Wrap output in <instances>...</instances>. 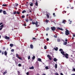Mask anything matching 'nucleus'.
Returning <instances> with one entry per match:
<instances>
[{
    "label": "nucleus",
    "mask_w": 75,
    "mask_h": 75,
    "mask_svg": "<svg viewBox=\"0 0 75 75\" xmlns=\"http://www.w3.org/2000/svg\"><path fill=\"white\" fill-rule=\"evenodd\" d=\"M64 13H66V12H67V11H64V12H63L62 13H64Z\"/></svg>",
    "instance_id": "nucleus-54"
},
{
    "label": "nucleus",
    "mask_w": 75,
    "mask_h": 75,
    "mask_svg": "<svg viewBox=\"0 0 75 75\" xmlns=\"http://www.w3.org/2000/svg\"><path fill=\"white\" fill-rule=\"evenodd\" d=\"M16 57L17 58H18L19 59H20V60H22V58L21 57H19L18 56V54H16Z\"/></svg>",
    "instance_id": "nucleus-4"
},
{
    "label": "nucleus",
    "mask_w": 75,
    "mask_h": 75,
    "mask_svg": "<svg viewBox=\"0 0 75 75\" xmlns=\"http://www.w3.org/2000/svg\"><path fill=\"white\" fill-rule=\"evenodd\" d=\"M58 10V9H57V8H56L55 9V11H56V10Z\"/></svg>",
    "instance_id": "nucleus-57"
},
{
    "label": "nucleus",
    "mask_w": 75,
    "mask_h": 75,
    "mask_svg": "<svg viewBox=\"0 0 75 75\" xmlns=\"http://www.w3.org/2000/svg\"><path fill=\"white\" fill-rule=\"evenodd\" d=\"M2 29H3V28H0V31H1V30H2Z\"/></svg>",
    "instance_id": "nucleus-52"
},
{
    "label": "nucleus",
    "mask_w": 75,
    "mask_h": 75,
    "mask_svg": "<svg viewBox=\"0 0 75 75\" xmlns=\"http://www.w3.org/2000/svg\"><path fill=\"white\" fill-rule=\"evenodd\" d=\"M25 21L26 22H28V21H29V20L28 19V18H26V19L25 20Z\"/></svg>",
    "instance_id": "nucleus-13"
},
{
    "label": "nucleus",
    "mask_w": 75,
    "mask_h": 75,
    "mask_svg": "<svg viewBox=\"0 0 75 75\" xmlns=\"http://www.w3.org/2000/svg\"><path fill=\"white\" fill-rule=\"evenodd\" d=\"M55 13H53V16H55Z\"/></svg>",
    "instance_id": "nucleus-59"
},
{
    "label": "nucleus",
    "mask_w": 75,
    "mask_h": 75,
    "mask_svg": "<svg viewBox=\"0 0 75 75\" xmlns=\"http://www.w3.org/2000/svg\"><path fill=\"white\" fill-rule=\"evenodd\" d=\"M71 75H75V74H71Z\"/></svg>",
    "instance_id": "nucleus-61"
},
{
    "label": "nucleus",
    "mask_w": 75,
    "mask_h": 75,
    "mask_svg": "<svg viewBox=\"0 0 75 75\" xmlns=\"http://www.w3.org/2000/svg\"><path fill=\"white\" fill-rule=\"evenodd\" d=\"M18 67H21V64H18Z\"/></svg>",
    "instance_id": "nucleus-36"
},
{
    "label": "nucleus",
    "mask_w": 75,
    "mask_h": 75,
    "mask_svg": "<svg viewBox=\"0 0 75 75\" xmlns=\"http://www.w3.org/2000/svg\"><path fill=\"white\" fill-rule=\"evenodd\" d=\"M60 30H61L62 31H63V30H64V29H63L62 28H60Z\"/></svg>",
    "instance_id": "nucleus-43"
},
{
    "label": "nucleus",
    "mask_w": 75,
    "mask_h": 75,
    "mask_svg": "<svg viewBox=\"0 0 75 75\" xmlns=\"http://www.w3.org/2000/svg\"><path fill=\"white\" fill-rule=\"evenodd\" d=\"M0 53H1V50H0Z\"/></svg>",
    "instance_id": "nucleus-63"
},
{
    "label": "nucleus",
    "mask_w": 75,
    "mask_h": 75,
    "mask_svg": "<svg viewBox=\"0 0 75 75\" xmlns=\"http://www.w3.org/2000/svg\"><path fill=\"white\" fill-rule=\"evenodd\" d=\"M60 41H61V39L59 38L57 39V41L58 42H60Z\"/></svg>",
    "instance_id": "nucleus-23"
},
{
    "label": "nucleus",
    "mask_w": 75,
    "mask_h": 75,
    "mask_svg": "<svg viewBox=\"0 0 75 75\" xmlns=\"http://www.w3.org/2000/svg\"><path fill=\"white\" fill-rule=\"evenodd\" d=\"M6 4H3L2 5V6L4 7H6Z\"/></svg>",
    "instance_id": "nucleus-27"
},
{
    "label": "nucleus",
    "mask_w": 75,
    "mask_h": 75,
    "mask_svg": "<svg viewBox=\"0 0 75 75\" xmlns=\"http://www.w3.org/2000/svg\"><path fill=\"white\" fill-rule=\"evenodd\" d=\"M1 24H3V23H0V25H1Z\"/></svg>",
    "instance_id": "nucleus-53"
},
{
    "label": "nucleus",
    "mask_w": 75,
    "mask_h": 75,
    "mask_svg": "<svg viewBox=\"0 0 75 75\" xmlns=\"http://www.w3.org/2000/svg\"><path fill=\"white\" fill-rule=\"evenodd\" d=\"M54 49L55 51H58V47H55L54 48Z\"/></svg>",
    "instance_id": "nucleus-9"
},
{
    "label": "nucleus",
    "mask_w": 75,
    "mask_h": 75,
    "mask_svg": "<svg viewBox=\"0 0 75 75\" xmlns=\"http://www.w3.org/2000/svg\"><path fill=\"white\" fill-rule=\"evenodd\" d=\"M3 13L4 14H7L6 12V11H3Z\"/></svg>",
    "instance_id": "nucleus-15"
},
{
    "label": "nucleus",
    "mask_w": 75,
    "mask_h": 75,
    "mask_svg": "<svg viewBox=\"0 0 75 75\" xmlns=\"http://www.w3.org/2000/svg\"><path fill=\"white\" fill-rule=\"evenodd\" d=\"M32 23V24H35L36 27H38L40 26V25H38V22L37 21H36L35 23L33 21Z\"/></svg>",
    "instance_id": "nucleus-2"
},
{
    "label": "nucleus",
    "mask_w": 75,
    "mask_h": 75,
    "mask_svg": "<svg viewBox=\"0 0 75 75\" xmlns=\"http://www.w3.org/2000/svg\"><path fill=\"white\" fill-rule=\"evenodd\" d=\"M57 29L58 30H60V28H59V27L57 28Z\"/></svg>",
    "instance_id": "nucleus-46"
},
{
    "label": "nucleus",
    "mask_w": 75,
    "mask_h": 75,
    "mask_svg": "<svg viewBox=\"0 0 75 75\" xmlns=\"http://www.w3.org/2000/svg\"><path fill=\"white\" fill-rule=\"evenodd\" d=\"M54 61V62H56L57 61H58V59H57L56 58H54L53 59Z\"/></svg>",
    "instance_id": "nucleus-10"
},
{
    "label": "nucleus",
    "mask_w": 75,
    "mask_h": 75,
    "mask_svg": "<svg viewBox=\"0 0 75 75\" xmlns=\"http://www.w3.org/2000/svg\"><path fill=\"white\" fill-rule=\"evenodd\" d=\"M61 53L63 55H64V56H65V58H67V59H68V55H69L67 54V53H66L65 54V52L64 51L62 52H61Z\"/></svg>",
    "instance_id": "nucleus-1"
},
{
    "label": "nucleus",
    "mask_w": 75,
    "mask_h": 75,
    "mask_svg": "<svg viewBox=\"0 0 75 75\" xmlns=\"http://www.w3.org/2000/svg\"><path fill=\"white\" fill-rule=\"evenodd\" d=\"M55 67L56 69H57V64H55Z\"/></svg>",
    "instance_id": "nucleus-25"
},
{
    "label": "nucleus",
    "mask_w": 75,
    "mask_h": 75,
    "mask_svg": "<svg viewBox=\"0 0 75 75\" xmlns=\"http://www.w3.org/2000/svg\"><path fill=\"white\" fill-rule=\"evenodd\" d=\"M65 41H67V42L68 41V40H67V39H66V40H65Z\"/></svg>",
    "instance_id": "nucleus-56"
},
{
    "label": "nucleus",
    "mask_w": 75,
    "mask_h": 75,
    "mask_svg": "<svg viewBox=\"0 0 75 75\" xmlns=\"http://www.w3.org/2000/svg\"><path fill=\"white\" fill-rule=\"evenodd\" d=\"M45 68L46 69H49V68H48V66H46L45 67Z\"/></svg>",
    "instance_id": "nucleus-26"
},
{
    "label": "nucleus",
    "mask_w": 75,
    "mask_h": 75,
    "mask_svg": "<svg viewBox=\"0 0 75 75\" xmlns=\"http://www.w3.org/2000/svg\"><path fill=\"white\" fill-rule=\"evenodd\" d=\"M55 75H59V74H58V73L56 72L55 73Z\"/></svg>",
    "instance_id": "nucleus-41"
},
{
    "label": "nucleus",
    "mask_w": 75,
    "mask_h": 75,
    "mask_svg": "<svg viewBox=\"0 0 75 75\" xmlns=\"http://www.w3.org/2000/svg\"><path fill=\"white\" fill-rule=\"evenodd\" d=\"M34 68L33 66H32L31 67L29 68L30 69H34Z\"/></svg>",
    "instance_id": "nucleus-11"
},
{
    "label": "nucleus",
    "mask_w": 75,
    "mask_h": 75,
    "mask_svg": "<svg viewBox=\"0 0 75 75\" xmlns=\"http://www.w3.org/2000/svg\"><path fill=\"white\" fill-rule=\"evenodd\" d=\"M3 50H5L6 49V47H4L3 48Z\"/></svg>",
    "instance_id": "nucleus-45"
},
{
    "label": "nucleus",
    "mask_w": 75,
    "mask_h": 75,
    "mask_svg": "<svg viewBox=\"0 0 75 75\" xmlns=\"http://www.w3.org/2000/svg\"><path fill=\"white\" fill-rule=\"evenodd\" d=\"M36 75H40L39 74H36Z\"/></svg>",
    "instance_id": "nucleus-62"
},
{
    "label": "nucleus",
    "mask_w": 75,
    "mask_h": 75,
    "mask_svg": "<svg viewBox=\"0 0 75 75\" xmlns=\"http://www.w3.org/2000/svg\"><path fill=\"white\" fill-rule=\"evenodd\" d=\"M26 13V11L25 10H23L22 12V13Z\"/></svg>",
    "instance_id": "nucleus-20"
},
{
    "label": "nucleus",
    "mask_w": 75,
    "mask_h": 75,
    "mask_svg": "<svg viewBox=\"0 0 75 75\" xmlns=\"http://www.w3.org/2000/svg\"><path fill=\"white\" fill-rule=\"evenodd\" d=\"M30 47L31 49H33V45H30Z\"/></svg>",
    "instance_id": "nucleus-14"
},
{
    "label": "nucleus",
    "mask_w": 75,
    "mask_h": 75,
    "mask_svg": "<svg viewBox=\"0 0 75 75\" xmlns=\"http://www.w3.org/2000/svg\"><path fill=\"white\" fill-rule=\"evenodd\" d=\"M4 54H5V55L6 56V55H7V51H5L4 52Z\"/></svg>",
    "instance_id": "nucleus-8"
},
{
    "label": "nucleus",
    "mask_w": 75,
    "mask_h": 75,
    "mask_svg": "<svg viewBox=\"0 0 75 75\" xmlns=\"http://www.w3.org/2000/svg\"><path fill=\"white\" fill-rule=\"evenodd\" d=\"M35 6H38V2H37V1H36V2L35 3Z\"/></svg>",
    "instance_id": "nucleus-19"
},
{
    "label": "nucleus",
    "mask_w": 75,
    "mask_h": 75,
    "mask_svg": "<svg viewBox=\"0 0 75 75\" xmlns=\"http://www.w3.org/2000/svg\"><path fill=\"white\" fill-rule=\"evenodd\" d=\"M30 6H31V7L33 6V3H32V2L30 3Z\"/></svg>",
    "instance_id": "nucleus-12"
},
{
    "label": "nucleus",
    "mask_w": 75,
    "mask_h": 75,
    "mask_svg": "<svg viewBox=\"0 0 75 75\" xmlns=\"http://www.w3.org/2000/svg\"><path fill=\"white\" fill-rule=\"evenodd\" d=\"M2 12H3V10L1 9L0 10V13H2Z\"/></svg>",
    "instance_id": "nucleus-42"
},
{
    "label": "nucleus",
    "mask_w": 75,
    "mask_h": 75,
    "mask_svg": "<svg viewBox=\"0 0 75 75\" xmlns=\"http://www.w3.org/2000/svg\"><path fill=\"white\" fill-rule=\"evenodd\" d=\"M24 26H26V24H24Z\"/></svg>",
    "instance_id": "nucleus-58"
},
{
    "label": "nucleus",
    "mask_w": 75,
    "mask_h": 75,
    "mask_svg": "<svg viewBox=\"0 0 75 75\" xmlns=\"http://www.w3.org/2000/svg\"><path fill=\"white\" fill-rule=\"evenodd\" d=\"M46 15H47V17H50V16H49V14H48V13H47Z\"/></svg>",
    "instance_id": "nucleus-40"
},
{
    "label": "nucleus",
    "mask_w": 75,
    "mask_h": 75,
    "mask_svg": "<svg viewBox=\"0 0 75 75\" xmlns=\"http://www.w3.org/2000/svg\"><path fill=\"white\" fill-rule=\"evenodd\" d=\"M49 30L50 28H47L46 29V31H48V30Z\"/></svg>",
    "instance_id": "nucleus-29"
},
{
    "label": "nucleus",
    "mask_w": 75,
    "mask_h": 75,
    "mask_svg": "<svg viewBox=\"0 0 75 75\" xmlns=\"http://www.w3.org/2000/svg\"><path fill=\"white\" fill-rule=\"evenodd\" d=\"M73 37H75V35H73Z\"/></svg>",
    "instance_id": "nucleus-64"
},
{
    "label": "nucleus",
    "mask_w": 75,
    "mask_h": 75,
    "mask_svg": "<svg viewBox=\"0 0 75 75\" xmlns=\"http://www.w3.org/2000/svg\"><path fill=\"white\" fill-rule=\"evenodd\" d=\"M35 56H33V57H32V59H35Z\"/></svg>",
    "instance_id": "nucleus-24"
},
{
    "label": "nucleus",
    "mask_w": 75,
    "mask_h": 75,
    "mask_svg": "<svg viewBox=\"0 0 75 75\" xmlns=\"http://www.w3.org/2000/svg\"><path fill=\"white\" fill-rule=\"evenodd\" d=\"M51 29H52V31H55L56 29V28H55V27H51Z\"/></svg>",
    "instance_id": "nucleus-6"
},
{
    "label": "nucleus",
    "mask_w": 75,
    "mask_h": 75,
    "mask_svg": "<svg viewBox=\"0 0 75 75\" xmlns=\"http://www.w3.org/2000/svg\"><path fill=\"white\" fill-rule=\"evenodd\" d=\"M73 72H75V68L73 69Z\"/></svg>",
    "instance_id": "nucleus-44"
},
{
    "label": "nucleus",
    "mask_w": 75,
    "mask_h": 75,
    "mask_svg": "<svg viewBox=\"0 0 75 75\" xmlns=\"http://www.w3.org/2000/svg\"><path fill=\"white\" fill-rule=\"evenodd\" d=\"M46 40H47V41H49V39L48 38H47Z\"/></svg>",
    "instance_id": "nucleus-50"
},
{
    "label": "nucleus",
    "mask_w": 75,
    "mask_h": 75,
    "mask_svg": "<svg viewBox=\"0 0 75 75\" xmlns=\"http://www.w3.org/2000/svg\"><path fill=\"white\" fill-rule=\"evenodd\" d=\"M2 55H3V54H4V51H3L2 52Z\"/></svg>",
    "instance_id": "nucleus-51"
},
{
    "label": "nucleus",
    "mask_w": 75,
    "mask_h": 75,
    "mask_svg": "<svg viewBox=\"0 0 75 75\" xmlns=\"http://www.w3.org/2000/svg\"><path fill=\"white\" fill-rule=\"evenodd\" d=\"M7 73V71H4V73H3V75H5V74H6Z\"/></svg>",
    "instance_id": "nucleus-30"
},
{
    "label": "nucleus",
    "mask_w": 75,
    "mask_h": 75,
    "mask_svg": "<svg viewBox=\"0 0 75 75\" xmlns=\"http://www.w3.org/2000/svg\"><path fill=\"white\" fill-rule=\"evenodd\" d=\"M13 14H17V11H15L14 12H13Z\"/></svg>",
    "instance_id": "nucleus-21"
},
{
    "label": "nucleus",
    "mask_w": 75,
    "mask_h": 75,
    "mask_svg": "<svg viewBox=\"0 0 75 75\" xmlns=\"http://www.w3.org/2000/svg\"><path fill=\"white\" fill-rule=\"evenodd\" d=\"M44 49H45V50H46V49H47V46H44Z\"/></svg>",
    "instance_id": "nucleus-38"
},
{
    "label": "nucleus",
    "mask_w": 75,
    "mask_h": 75,
    "mask_svg": "<svg viewBox=\"0 0 75 75\" xmlns=\"http://www.w3.org/2000/svg\"><path fill=\"white\" fill-rule=\"evenodd\" d=\"M28 59H30V56H29L28 57Z\"/></svg>",
    "instance_id": "nucleus-39"
},
{
    "label": "nucleus",
    "mask_w": 75,
    "mask_h": 75,
    "mask_svg": "<svg viewBox=\"0 0 75 75\" xmlns=\"http://www.w3.org/2000/svg\"><path fill=\"white\" fill-rule=\"evenodd\" d=\"M65 34H66V35H68L69 34V31H68L67 29L66 30V31L65 32Z\"/></svg>",
    "instance_id": "nucleus-3"
},
{
    "label": "nucleus",
    "mask_w": 75,
    "mask_h": 75,
    "mask_svg": "<svg viewBox=\"0 0 75 75\" xmlns=\"http://www.w3.org/2000/svg\"><path fill=\"white\" fill-rule=\"evenodd\" d=\"M13 45H13V44H11L10 45V47H13Z\"/></svg>",
    "instance_id": "nucleus-16"
},
{
    "label": "nucleus",
    "mask_w": 75,
    "mask_h": 75,
    "mask_svg": "<svg viewBox=\"0 0 75 75\" xmlns=\"http://www.w3.org/2000/svg\"><path fill=\"white\" fill-rule=\"evenodd\" d=\"M18 6V4H16V7H17Z\"/></svg>",
    "instance_id": "nucleus-48"
},
{
    "label": "nucleus",
    "mask_w": 75,
    "mask_h": 75,
    "mask_svg": "<svg viewBox=\"0 0 75 75\" xmlns=\"http://www.w3.org/2000/svg\"><path fill=\"white\" fill-rule=\"evenodd\" d=\"M47 57L49 58V59L50 60V61H51L52 60V58L51 57V56L49 55H47Z\"/></svg>",
    "instance_id": "nucleus-5"
},
{
    "label": "nucleus",
    "mask_w": 75,
    "mask_h": 75,
    "mask_svg": "<svg viewBox=\"0 0 75 75\" xmlns=\"http://www.w3.org/2000/svg\"><path fill=\"white\" fill-rule=\"evenodd\" d=\"M14 50L13 49H12L11 50V52H14Z\"/></svg>",
    "instance_id": "nucleus-35"
},
{
    "label": "nucleus",
    "mask_w": 75,
    "mask_h": 75,
    "mask_svg": "<svg viewBox=\"0 0 75 75\" xmlns=\"http://www.w3.org/2000/svg\"><path fill=\"white\" fill-rule=\"evenodd\" d=\"M4 27V25H2L0 26V27H1V28H3Z\"/></svg>",
    "instance_id": "nucleus-34"
},
{
    "label": "nucleus",
    "mask_w": 75,
    "mask_h": 75,
    "mask_svg": "<svg viewBox=\"0 0 75 75\" xmlns=\"http://www.w3.org/2000/svg\"><path fill=\"white\" fill-rule=\"evenodd\" d=\"M29 18H31V17L30 16H29Z\"/></svg>",
    "instance_id": "nucleus-60"
},
{
    "label": "nucleus",
    "mask_w": 75,
    "mask_h": 75,
    "mask_svg": "<svg viewBox=\"0 0 75 75\" xmlns=\"http://www.w3.org/2000/svg\"><path fill=\"white\" fill-rule=\"evenodd\" d=\"M46 23H48L49 22V21L48 20H46L45 21Z\"/></svg>",
    "instance_id": "nucleus-37"
},
{
    "label": "nucleus",
    "mask_w": 75,
    "mask_h": 75,
    "mask_svg": "<svg viewBox=\"0 0 75 75\" xmlns=\"http://www.w3.org/2000/svg\"><path fill=\"white\" fill-rule=\"evenodd\" d=\"M16 13L17 14H20V13L18 11H17Z\"/></svg>",
    "instance_id": "nucleus-28"
},
{
    "label": "nucleus",
    "mask_w": 75,
    "mask_h": 75,
    "mask_svg": "<svg viewBox=\"0 0 75 75\" xmlns=\"http://www.w3.org/2000/svg\"><path fill=\"white\" fill-rule=\"evenodd\" d=\"M38 61H40V62H41V59L40 58H38Z\"/></svg>",
    "instance_id": "nucleus-18"
},
{
    "label": "nucleus",
    "mask_w": 75,
    "mask_h": 75,
    "mask_svg": "<svg viewBox=\"0 0 75 75\" xmlns=\"http://www.w3.org/2000/svg\"><path fill=\"white\" fill-rule=\"evenodd\" d=\"M36 40V38H33L32 39V40Z\"/></svg>",
    "instance_id": "nucleus-33"
},
{
    "label": "nucleus",
    "mask_w": 75,
    "mask_h": 75,
    "mask_svg": "<svg viewBox=\"0 0 75 75\" xmlns=\"http://www.w3.org/2000/svg\"><path fill=\"white\" fill-rule=\"evenodd\" d=\"M63 44H64V45H67V42H64Z\"/></svg>",
    "instance_id": "nucleus-22"
},
{
    "label": "nucleus",
    "mask_w": 75,
    "mask_h": 75,
    "mask_svg": "<svg viewBox=\"0 0 75 75\" xmlns=\"http://www.w3.org/2000/svg\"><path fill=\"white\" fill-rule=\"evenodd\" d=\"M26 74L27 75H29V73L28 72H27V73H26Z\"/></svg>",
    "instance_id": "nucleus-49"
},
{
    "label": "nucleus",
    "mask_w": 75,
    "mask_h": 75,
    "mask_svg": "<svg viewBox=\"0 0 75 75\" xmlns=\"http://www.w3.org/2000/svg\"><path fill=\"white\" fill-rule=\"evenodd\" d=\"M54 38H57V36H55V35H54Z\"/></svg>",
    "instance_id": "nucleus-47"
},
{
    "label": "nucleus",
    "mask_w": 75,
    "mask_h": 75,
    "mask_svg": "<svg viewBox=\"0 0 75 75\" xmlns=\"http://www.w3.org/2000/svg\"><path fill=\"white\" fill-rule=\"evenodd\" d=\"M59 51H63V50L62 49H60L59 50Z\"/></svg>",
    "instance_id": "nucleus-32"
},
{
    "label": "nucleus",
    "mask_w": 75,
    "mask_h": 75,
    "mask_svg": "<svg viewBox=\"0 0 75 75\" xmlns=\"http://www.w3.org/2000/svg\"><path fill=\"white\" fill-rule=\"evenodd\" d=\"M60 75H64V74H62V73H60Z\"/></svg>",
    "instance_id": "nucleus-55"
},
{
    "label": "nucleus",
    "mask_w": 75,
    "mask_h": 75,
    "mask_svg": "<svg viewBox=\"0 0 75 75\" xmlns=\"http://www.w3.org/2000/svg\"><path fill=\"white\" fill-rule=\"evenodd\" d=\"M22 18H25V16H24V15L22 16Z\"/></svg>",
    "instance_id": "nucleus-31"
},
{
    "label": "nucleus",
    "mask_w": 75,
    "mask_h": 75,
    "mask_svg": "<svg viewBox=\"0 0 75 75\" xmlns=\"http://www.w3.org/2000/svg\"><path fill=\"white\" fill-rule=\"evenodd\" d=\"M5 38L6 40H9V39H10V37H8L7 36H6L5 37Z\"/></svg>",
    "instance_id": "nucleus-7"
},
{
    "label": "nucleus",
    "mask_w": 75,
    "mask_h": 75,
    "mask_svg": "<svg viewBox=\"0 0 75 75\" xmlns=\"http://www.w3.org/2000/svg\"><path fill=\"white\" fill-rule=\"evenodd\" d=\"M66 22V20H64L62 22V23H64V24H65V22Z\"/></svg>",
    "instance_id": "nucleus-17"
}]
</instances>
